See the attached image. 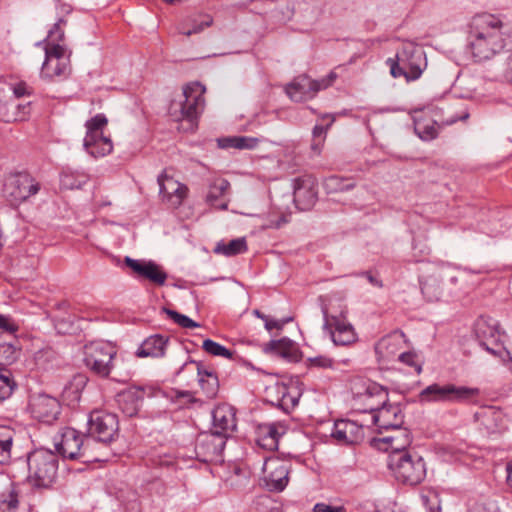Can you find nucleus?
<instances>
[{
	"label": "nucleus",
	"mask_w": 512,
	"mask_h": 512,
	"mask_svg": "<svg viewBox=\"0 0 512 512\" xmlns=\"http://www.w3.org/2000/svg\"><path fill=\"white\" fill-rule=\"evenodd\" d=\"M469 27V48L473 58L479 62L503 51L512 39V25L493 14L475 15Z\"/></svg>",
	"instance_id": "1"
},
{
	"label": "nucleus",
	"mask_w": 512,
	"mask_h": 512,
	"mask_svg": "<svg viewBox=\"0 0 512 512\" xmlns=\"http://www.w3.org/2000/svg\"><path fill=\"white\" fill-rule=\"evenodd\" d=\"M393 78L403 77L407 82L419 79L427 66L421 46L411 41L403 42L395 57L386 60Z\"/></svg>",
	"instance_id": "2"
},
{
	"label": "nucleus",
	"mask_w": 512,
	"mask_h": 512,
	"mask_svg": "<svg viewBox=\"0 0 512 512\" xmlns=\"http://www.w3.org/2000/svg\"><path fill=\"white\" fill-rule=\"evenodd\" d=\"M55 448L58 454L70 460H80L84 463L102 461L96 452L95 439L82 435L70 427L63 428L59 439L55 438Z\"/></svg>",
	"instance_id": "3"
},
{
	"label": "nucleus",
	"mask_w": 512,
	"mask_h": 512,
	"mask_svg": "<svg viewBox=\"0 0 512 512\" xmlns=\"http://www.w3.org/2000/svg\"><path fill=\"white\" fill-rule=\"evenodd\" d=\"M205 87L199 82L186 85L183 88V98L179 102L173 101L170 105V115L175 121H186V130H194L197 121L205 106Z\"/></svg>",
	"instance_id": "4"
},
{
	"label": "nucleus",
	"mask_w": 512,
	"mask_h": 512,
	"mask_svg": "<svg viewBox=\"0 0 512 512\" xmlns=\"http://www.w3.org/2000/svg\"><path fill=\"white\" fill-rule=\"evenodd\" d=\"M28 482L38 488H48L58 471L57 455L45 448L35 449L27 455Z\"/></svg>",
	"instance_id": "5"
},
{
	"label": "nucleus",
	"mask_w": 512,
	"mask_h": 512,
	"mask_svg": "<svg viewBox=\"0 0 512 512\" xmlns=\"http://www.w3.org/2000/svg\"><path fill=\"white\" fill-rule=\"evenodd\" d=\"M388 466L393 471L396 479L404 484L417 485L426 475L425 462L414 451L391 453Z\"/></svg>",
	"instance_id": "6"
},
{
	"label": "nucleus",
	"mask_w": 512,
	"mask_h": 512,
	"mask_svg": "<svg viewBox=\"0 0 512 512\" xmlns=\"http://www.w3.org/2000/svg\"><path fill=\"white\" fill-rule=\"evenodd\" d=\"M85 366L97 376L107 378L113 369V359L117 351L110 343L92 341L83 348Z\"/></svg>",
	"instance_id": "7"
},
{
	"label": "nucleus",
	"mask_w": 512,
	"mask_h": 512,
	"mask_svg": "<svg viewBox=\"0 0 512 512\" xmlns=\"http://www.w3.org/2000/svg\"><path fill=\"white\" fill-rule=\"evenodd\" d=\"M479 394L478 388L458 387L454 384L439 385L433 383L419 393L421 403L459 402Z\"/></svg>",
	"instance_id": "8"
},
{
	"label": "nucleus",
	"mask_w": 512,
	"mask_h": 512,
	"mask_svg": "<svg viewBox=\"0 0 512 512\" xmlns=\"http://www.w3.org/2000/svg\"><path fill=\"white\" fill-rule=\"evenodd\" d=\"M71 51L64 45L45 47V61L42 65L41 76L52 80L55 77H67L71 72Z\"/></svg>",
	"instance_id": "9"
},
{
	"label": "nucleus",
	"mask_w": 512,
	"mask_h": 512,
	"mask_svg": "<svg viewBox=\"0 0 512 512\" xmlns=\"http://www.w3.org/2000/svg\"><path fill=\"white\" fill-rule=\"evenodd\" d=\"M39 191V183L27 173L9 175L4 182L3 194L7 200L17 205Z\"/></svg>",
	"instance_id": "10"
},
{
	"label": "nucleus",
	"mask_w": 512,
	"mask_h": 512,
	"mask_svg": "<svg viewBox=\"0 0 512 512\" xmlns=\"http://www.w3.org/2000/svg\"><path fill=\"white\" fill-rule=\"evenodd\" d=\"M118 431V419L115 414L105 411L91 412L88 420V437L98 443H109Z\"/></svg>",
	"instance_id": "11"
},
{
	"label": "nucleus",
	"mask_w": 512,
	"mask_h": 512,
	"mask_svg": "<svg viewBox=\"0 0 512 512\" xmlns=\"http://www.w3.org/2000/svg\"><path fill=\"white\" fill-rule=\"evenodd\" d=\"M185 372H189L191 378L197 377L201 390L207 398L211 399L217 395L219 381L218 376L213 370L206 368L201 362L189 360L177 370V376L182 378Z\"/></svg>",
	"instance_id": "12"
},
{
	"label": "nucleus",
	"mask_w": 512,
	"mask_h": 512,
	"mask_svg": "<svg viewBox=\"0 0 512 512\" xmlns=\"http://www.w3.org/2000/svg\"><path fill=\"white\" fill-rule=\"evenodd\" d=\"M291 464L279 458H268L263 465L262 480L269 491L281 492L289 482Z\"/></svg>",
	"instance_id": "13"
},
{
	"label": "nucleus",
	"mask_w": 512,
	"mask_h": 512,
	"mask_svg": "<svg viewBox=\"0 0 512 512\" xmlns=\"http://www.w3.org/2000/svg\"><path fill=\"white\" fill-rule=\"evenodd\" d=\"M456 283L457 277L447 270H437L420 282L422 294L430 302L439 301L444 292Z\"/></svg>",
	"instance_id": "14"
},
{
	"label": "nucleus",
	"mask_w": 512,
	"mask_h": 512,
	"mask_svg": "<svg viewBox=\"0 0 512 512\" xmlns=\"http://www.w3.org/2000/svg\"><path fill=\"white\" fill-rule=\"evenodd\" d=\"M324 316V329L328 330L335 345L349 346L357 341L354 327L343 317L331 316L328 318L326 307L322 308Z\"/></svg>",
	"instance_id": "15"
},
{
	"label": "nucleus",
	"mask_w": 512,
	"mask_h": 512,
	"mask_svg": "<svg viewBox=\"0 0 512 512\" xmlns=\"http://www.w3.org/2000/svg\"><path fill=\"white\" fill-rule=\"evenodd\" d=\"M354 401L360 411L377 413L388 401V392L383 386L369 381L363 392L354 394Z\"/></svg>",
	"instance_id": "16"
},
{
	"label": "nucleus",
	"mask_w": 512,
	"mask_h": 512,
	"mask_svg": "<svg viewBox=\"0 0 512 512\" xmlns=\"http://www.w3.org/2000/svg\"><path fill=\"white\" fill-rule=\"evenodd\" d=\"M29 409L35 419L52 424L60 415L61 405L55 397L37 394L30 398Z\"/></svg>",
	"instance_id": "17"
},
{
	"label": "nucleus",
	"mask_w": 512,
	"mask_h": 512,
	"mask_svg": "<svg viewBox=\"0 0 512 512\" xmlns=\"http://www.w3.org/2000/svg\"><path fill=\"white\" fill-rule=\"evenodd\" d=\"M124 263L138 278L146 279L157 286H163L166 283L167 273L152 260H138L127 256Z\"/></svg>",
	"instance_id": "18"
},
{
	"label": "nucleus",
	"mask_w": 512,
	"mask_h": 512,
	"mask_svg": "<svg viewBox=\"0 0 512 512\" xmlns=\"http://www.w3.org/2000/svg\"><path fill=\"white\" fill-rule=\"evenodd\" d=\"M224 438L215 433L200 434L196 440V458L204 463L217 461L224 449Z\"/></svg>",
	"instance_id": "19"
},
{
	"label": "nucleus",
	"mask_w": 512,
	"mask_h": 512,
	"mask_svg": "<svg viewBox=\"0 0 512 512\" xmlns=\"http://www.w3.org/2000/svg\"><path fill=\"white\" fill-rule=\"evenodd\" d=\"M157 181L162 200L173 208L179 207L187 196V186L167 176L165 173L160 174Z\"/></svg>",
	"instance_id": "20"
},
{
	"label": "nucleus",
	"mask_w": 512,
	"mask_h": 512,
	"mask_svg": "<svg viewBox=\"0 0 512 512\" xmlns=\"http://www.w3.org/2000/svg\"><path fill=\"white\" fill-rule=\"evenodd\" d=\"M331 436L338 444L354 445L363 441L364 429L354 421L341 419L334 423Z\"/></svg>",
	"instance_id": "21"
},
{
	"label": "nucleus",
	"mask_w": 512,
	"mask_h": 512,
	"mask_svg": "<svg viewBox=\"0 0 512 512\" xmlns=\"http://www.w3.org/2000/svg\"><path fill=\"white\" fill-rule=\"evenodd\" d=\"M287 430V424L281 421L260 424L257 427L256 442L263 449L277 450L279 439L286 434Z\"/></svg>",
	"instance_id": "22"
},
{
	"label": "nucleus",
	"mask_w": 512,
	"mask_h": 512,
	"mask_svg": "<svg viewBox=\"0 0 512 512\" xmlns=\"http://www.w3.org/2000/svg\"><path fill=\"white\" fill-rule=\"evenodd\" d=\"M294 202L301 210H309L317 200V185L310 176L297 178L294 185Z\"/></svg>",
	"instance_id": "23"
},
{
	"label": "nucleus",
	"mask_w": 512,
	"mask_h": 512,
	"mask_svg": "<svg viewBox=\"0 0 512 512\" xmlns=\"http://www.w3.org/2000/svg\"><path fill=\"white\" fill-rule=\"evenodd\" d=\"M373 422L379 430L400 428L404 423L402 409L397 404H384L377 413L373 415Z\"/></svg>",
	"instance_id": "24"
},
{
	"label": "nucleus",
	"mask_w": 512,
	"mask_h": 512,
	"mask_svg": "<svg viewBox=\"0 0 512 512\" xmlns=\"http://www.w3.org/2000/svg\"><path fill=\"white\" fill-rule=\"evenodd\" d=\"M263 352L279 356L290 362H297L301 359V353L297 344L288 339L271 340L263 345Z\"/></svg>",
	"instance_id": "25"
},
{
	"label": "nucleus",
	"mask_w": 512,
	"mask_h": 512,
	"mask_svg": "<svg viewBox=\"0 0 512 512\" xmlns=\"http://www.w3.org/2000/svg\"><path fill=\"white\" fill-rule=\"evenodd\" d=\"M213 433L224 438L236 427L235 413L228 405H219L212 411Z\"/></svg>",
	"instance_id": "26"
},
{
	"label": "nucleus",
	"mask_w": 512,
	"mask_h": 512,
	"mask_svg": "<svg viewBox=\"0 0 512 512\" xmlns=\"http://www.w3.org/2000/svg\"><path fill=\"white\" fill-rule=\"evenodd\" d=\"M475 335L480 345H486L492 342L495 346H499L501 342V332L497 321L488 317H480L475 323Z\"/></svg>",
	"instance_id": "27"
},
{
	"label": "nucleus",
	"mask_w": 512,
	"mask_h": 512,
	"mask_svg": "<svg viewBox=\"0 0 512 512\" xmlns=\"http://www.w3.org/2000/svg\"><path fill=\"white\" fill-rule=\"evenodd\" d=\"M169 342V337L155 334L146 338L136 351L139 358L153 357L160 358L165 355V349Z\"/></svg>",
	"instance_id": "28"
},
{
	"label": "nucleus",
	"mask_w": 512,
	"mask_h": 512,
	"mask_svg": "<svg viewBox=\"0 0 512 512\" xmlns=\"http://www.w3.org/2000/svg\"><path fill=\"white\" fill-rule=\"evenodd\" d=\"M213 24V17L209 14L198 13L185 17L178 25L179 33L189 37L202 32Z\"/></svg>",
	"instance_id": "29"
},
{
	"label": "nucleus",
	"mask_w": 512,
	"mask_h": 512,
	"mask_svg": "<svg viewBox=\"0 0 512 512\" xmlns=\"http://www.w3.org/2000/svg\"><path fill=\"white\" fill-rule=\"evenodd\" d=\"M145 395V389L142 387H133L123 392L119 396V403L123 412L132 417L138 413Z\"/></svg>",
	"instance_id": "30"
},
{
	"label": "nucleus",
	"mask_w": 512,
	"mask_h": 512,
	"mask_svg": "<svg viewBox=\"0 0 512 512\" xmlns=\"http://www.w3.org/2000/svg\"><path fill=\"white\" fill-rule=\"evenodd\" d=\"M311 78L307 75H300L289 83L285 90L291 100L302 102L308 98H312Z\"/></svg>",
	"instance_id": "31"
},
{
	"label": "nucleus",
	"mask_w": 512,
	"mask_h": 512,
	"mask_svg": "<svg viewBox=\"0 0 512 512\" xmlns=\"http://www.w3.org/2000/svg\"><path fill=\"white\" fill-rule=\"evenodd\" d=\"M230 188V183L224 178H216L209 184V189L206 194L205 201L207 204L219 209V210H227L228 209V201H224L218 204V200H220L225 193Z\"/></svg>",
	"instance_id": "32"
},
{
	"label": "nucleus",
	"mask_w": 512,
	"mask_h": 512,
	"mask_svg": "<svg viewBox=\"0 0 512 512\" xmlns=\"http://www.w3.org/2000/svg\"><path fill=\"white\" fill-rule=\"evenodd\" d=\"M87 384V377L82 374L75 375L63 388L62 396L69 405L79 402L81 393Z\"/></svg>",
	"instance_id": "33"
},
{
	"label": "nucleus",
	"mask_w": 512,
	"mask_h": 512,
	"mask_svg": "<svg viewBox=\"0 0 512 512\" xmlns=\"http://www.w3.org/2000/svg\"><path fill=\"white\" fill-rule=\"evenodd\" d=\"M274 391H276L281 396L280 399L276 400L280 402V409L284 412L289 413L298 404L300 394L296 391L295 388L290 387L284 383H276Z\"/></svg>",
	"instance_id": "34"
},
{
	"label": "nucleus",
	"mask_w": 512,
	"mask_h": 512,
	"mask_svg": "<svg viewBox=\"0 0 512 512\" xmlns=\"http://www.w3.org/2000/svg\"><path fill=\"white\" fill-rule=\"evenodd\" d=\"M475 416L481 421V424L485 426V428L491 432L499 431L503 426V414L500 410L495 409L493 407H488L482 410L479 413H476Z\"/></svg>",
	"instance_id": "35"
},
{
	"label": "nucleus",
	"mask_w": 512,
	"mask_h": 512,
	"mask_svg": "<svg viewBox=\"0 0 512 512\" xmlns=\"http://www.w3.org/2000/svg\"><path fill=\"white\" fill-rule=\"evenodd\" d=\"M247 249L246 239L242 237L233 239L228 243H225L224 241L218 242L213 249V252L226 257H232L246 252Z\"/></svg>",
	"instance_id": "36"
},
{
	"label": "nucleus",
	"mask_w": 512,
	"mask_h": 512,
	"mask_svg": "<svg viewBox=\"0 0 512 512\" xmlns=\"http://www.w3.org/2000/svg\"><path fill=\"white\" fill-rule=\"evenodd\" d=\"M394 430V435L385 437L383 441L390 444L391 453L408 451L406 448L411 444L412 440L410 431L407 428H402V426Z\"/></svg>",
	"instance_id": "37"
},
{
	"label": "nucleus",
	"mask_w": 512,
	"mask_h": 512,
	"mask_svg": "<svg viewBox=\"0 0 512 512\" xmlns=\"http://www.w3.org/2000/svg\"><path fill=\"white\" fill-rule=\"evenodd\" d=\"M356 183L351 178L332 175L324 179L323 187L328 194L341 193L352 190Z\"/></svg>",
	"instance_id": "38"
},
{
	"label": "nucleus",
	"mask_w": 512,
	"mask_h": 512,
	"mask_svg": "<svg viewBox=\"0 0 512 512\" xmlns=\"http://www.w3.org/2000/svg\"><path fill=\"white\" fill-rule=\"evenodd\" d=\"M83 145L87 152L94 157L108 155L113 150L111 139L103 135L94 136L93 141L89 144H86V139H84Z\"/></svg>",
	"instance_id": "39"
},
{
	"label": "nucleus",
	"mask_w": 512,
	"mask_h": 512,
	"mask_svg": "<svg viewBox=\"0 0 512 512\" xmlns=\"http://www.w3.org/2000/svg\"><path fill=\"white\" fill-rule=\"evenodd\" d=\"M18 505V493L13 483L10 482L0 494V512H15Z\"/></svg>",
	"instance_id": "40"
},
{
	"label": "nucleus",
	"mask_w": 512,
	"mask_h": 512,
	"mask_svg": "<svg viewBox=\"0 0 512 512\" xmlns=\"http://www.w3.org/2000/svg\"><path fill=\"white\" fill-rule=\"evenodd\" d=\"M257 144L256 138L246 136L225 137L218 140V145L221 148L252 149Z\"/></svg>",
	"instance_id": "41"
},
{
	"label": "nucleus",
	"mask_w": 512,
	"mask_h": 512,
	"mask_svg": "<svg viewBox=\"0 0 512 512\" xmlns=\"http://www.w3.org/2000/svg\"><path fill=\"white\" fill-rule=\"evenodd\" d=\"M88 182V176L78 172H63L60 176V184L64 189H81Z\"/></svg>",
	"instance_id": "42"
},
{
	"label": "nucleus",
	"mask_w": 512,
	"mask_h": 512,
	"mask_svg": "<svg viewBox=\"0 0 512 512\" xmlns=\"http://www.w3.org/2000/svg\"><path fill=\"white\" fill-rule=\"evenodd\" d=\"M414 131L422 140H432L437 136L436 122L430 119H416Z\"/></svg>",
	"instance_id": "43"
},
{
	"label": "nucleus",
	"mask_w": 512,
	"mask_h": 512,
	"mask_svg": "<svg viewBox=\"0 0 512 512\" xmlns=\"http://www.w3.org/2000/svg\"><path fill=\"white\" fill-rule=\"evenodd\" d=\"M108 123V120L104 114H97L91 119H89L85 126L87 129V133L84 139H86V144H89L93 141L94 136L102 135L101 130Z\"/></svg>",
	"instance_id": "44"
},
{
	"label": "nucleus",
	"mask_w": 512,
	"mask_h": 512,
	"mask_svg": "<svg viewBox=\"0 0 512 512\" xmlns=\"http://www.w3.org/2000/svg\"><path fill=\"white\" fill-rule=\"evenodd\" d=\"M404 337L403 332H394L391 335L383 337L375 345V352L379 358H386L389 356V348L394 347Z\"/></svg>",
	"instance_id": "45"
},
{
	"label": "nucleus",
	"mask_w": 512,
	"mask_h": 512,
	"mask_svg": "<svg viewBox=\"0 0 512 512\" xmlns=\"http://www.w3.org/2000/svg\"><path fill=\"white\" fill-rule=\"evenodd\" d=\"M15 388L16 382L12 373L6 368H0V403L8 399Z\"/></svg>",
	"instance_id": "46"
},
{
	"label": "nucleus",
	"mask_w": 512,
	"mask_h": 512,
	"mask_svg": "<svg viewBox=\"0 0 512 512\" xmlns=\"http://www.w3.org/2000/svg\"><path fill=\"white\" fill-rule=\"evenodd\" d=\"M67 21L64 18L58 19V21L52 26L48 32L47 43L45 47H52L53 45H61L65 38L63 27L66 26Z\"/></svg>",
	"instance_id": "47"
},
{
	"label": "nucleus",
	"mask_w": 512,
	"mask_h": 512,
	"mask_svg": "<svg viewBox=\"0 0 512 512\" xmlns=\"http://www.w3.org/2000/svg\"><path fill=\"white\" fill-rule=\"evenodd\" d=\"M162 312L165 313L170 319L182 328H197L200 324L189 318L188 316L181 314L175 310L167 307L162 308Z\"/></svg>",
	"instance_id": "48"
},
{
	"label": "nucleus",
	"mask_w": 512,
	"mask_h": 512,
	"mask_svg": "<svg viewBox=\"0 0 512 512\" xmlns=\"http://www.w3.org/2000/svg\"><path fill=\"white\" fill-rule=\"evenodd\" d=\"M202 348L205 352L213 356H221L227 359H231L233 356L232 351L211 339L204 340Z\"/></svg>",
	"instance_id": "49"
},
{
	"label": "nucleus",
	"mask_w": 512,
	"mask_h": 512,
	"mask_svg": "<svg viewBox=\"0 0 512 512\" xmlns=\"http://www.w3.org/2000/svg\"><path fill=\"white\" fill-rule=\"evenodd\" d=\"M489 80L498 81L503 80L512 84V53L507 58L506 64L500 71H497L489 76Z\"/></svg>",
	"instance_id": "50"
},
{
	"label": "nucleus",
	"mask_w": 512,
	"mask_h": 512,
	"mask_svg": "<svg viewBox=\"0 0 512 512\" xmlns=\"http://www.w3.org/2000/svg\"><path fill=\"white\" fill-rule=\"evenodd\" d=\"M398 360L407 366L413 367L417 374L422 371V366L417 362V355L414 352H403L398 356Z\"/></svg>",
	"instance_id": "51"
},
{
	"label": "nucleus",
	"mask_w": 512,
	"mask_h": 512,
	"mask_svg": "<svg viewBox=\"0 0 512 512\" xmlns=\"http://www.w3.org/2000/svg\"><path fill=\"white\" fill-rule=\"evenodd\" d=\"M275 506L266 496L257 498L251 509V512H270Z\"/></svg>",
	"instance_id": "52"
},
{
	"label": "nucleus",
	"mask_w": 512,
	"mask_h": 512,
	"mask_svg": "<svg viewBox=\"0 0 512 512\" xmlns=\"http://www.w3.org/2000/svg\"><path fill=\"white\" fill-rule=\"evenodd\" d=\"M0 328L3 330V334L14 340V334L18 330V327L9 317L0 314Z\"/></svg>",
	"instance_id": "53"
},
{
	"label": "nucleus",
	"mask_w": 512,
	"mask_h": 512,
	"mask_svg": "<svg viewBox=\"0 0 512 512\" xmlns=\"http://www.w3.org/2000/svg\"><path fill=\"white\" fill-rule=\"evenodd\" d=\"M258 318L262 319L265 323V328L268 330V331H271L273 329H281L283 327V325L288 322L289 320H286V321H283V322H279V321H276V320H272L270 319L267 315L261 313L259 310H254L253 312Z\"/></svg>",
	"instance_id": "54"
},
{
	"label": "nucleus",
	"mask_w": 512,
	"mask_h": 512,
	"mask_svg": "<svg viewBox=\"0 0 512 512\" xmlns=\"http://www.w3.org/2000/svg\"><path fill=\"white\" fill-rule=\"evenodd\" d=\"M311 366L319 368H330L334 369L336 363L333 359L326 356H317L309 359Z\"/></svg>",
	"instance_id": "55"
},
{
	"label": "nucleus",
	"mask_w": 512,
	"mask_h": 512,
	"mask_svg": "<svg viewBox=\"0 0 512 512\" xmlns=\"http://www.w3.org/2000/svg\"><path fill=\"white\" fill-rule=\"evenodd\" d=\"M12 442L0 440V464H6L11 458Z\"/></svg>",
	"instance_id": "56"
},
{
	"label": "nucleus",
	"mask_w": 512,
	"mask_h": 512,
	"mask_svg": "<svg viewBox=\"0 0 512 512\" xmlns=\"http://www.w3.org/2000/svg\"><path fill=\"white\" fill-rule=\"evenodd\" d=\"M12 91L16 98L23 96H29L32 94V88L29 87L25 82H18L12 85Z\"/></svg>",
	"instance_id": "57"
},
{
	"label": "nucleus",
	"mask_w": 512,
	"mask_h": 512,
	"mask_svg": "<svg viewBox=\"0 0 512 512\" xmlns=\"http://www.w3.org/2000/svg\"><path fill=\"white\" fill-rule=\"evenodd\" d=\"M313 512H346L344 506H332L326 503H316L313 507Z\"/></svg>",
	"instance_id": "58"
},
{
	"label": "nucleus",
	"mask_w": 512,
	"mask_h": 512,
	"mask_svg": "<svg viewBox=\"0 0 512 512\" xmlns=\"http://www.w3.org/2000/svg\"><path fill=\"white\" fill-rule=\"evenodd\" d=\"M29 105L30 103H28L27 105H24L22 107L23 111L20 112L19 115L17 114H9V113H4L1 115V118L5 121V122H11V121H17V120H24L26 115L29 114Z\"/></svg>",
	"instance_id": "59"
},
{
	"label": "nucleus",
	"mask_w": 512,
	"mask_h": 512,
	"mask_svg": "<svg viewBox=\"0 0 512 512\" xmlns=\"http://www.w3.org/2000/svg\"><path fill=\"white\" fill-rule=\"evenodd\" d=\"M311 83L312 96H314L318 91L330 87L329 80H326L325 77L319 80L311 79Z\"/></svg>",
	"instance_id": "60"
},
{
	"label": "nucleus",
	"mask_w": 512,
	"mask_h": 512,
	"mask_svg": "<svg viewBox=\"0 0 512 512\" xmlns=\"http://www.w3.org/2000/svg\"><path fill=\"white\" fill-rule=\"evenodd\" d=\"M311 83L312 96H314L318 91L330 87L329 80H326L325 77L319 80L311 79Z\"/></svg>",
	"instance_id": "61"
},
{
	"label": "nucleus",
	"mask_w": 512,
	"mask_h": 512,
	"mask_svg": "<svg viewBox=\"0 0 512 512\" xmlns=\"http://www.w3.org/2000/svg\"><path fill=\"white\" fill-rule=\"evenodd\" d=\"M275 387H276V383H275V384H273V385H271V386H269V387L267 388L266 392H267V396H268V401H269L272 405H274V406H276V407H278V408L280 409V402H279V401H277L276 399H280V398H281V396H280V394H278L276 391H274V388H275Z\"/></svg>",
	"instance_id": "62"
},
{
	"label": "nucleus",
	"mask_w": 512,
	"mask_h": 512,
	"mask_svg": "<svg viewBox=\"0 0 512 512\" xmlns=\"http://www.w3.org/2000/svg\"><path fill=\"white\" fill-rule=\"evenodd\" d=\"M333 121H334V118H331L330 123L326 127H324L322 125H315L313 128V131H312L313 138H315V139L323 138V140H325L326 131H327L328 127L333 123Z\"/></svg>",
	"instance_id": "63"
},
{
	"label": "nucleus",
	"mask_w": 512,
	"mask_h": 512,
	"mask_svg": "<svg viewBox=\"0 0 512 512\" xmlns=\"http://www.w3.org/2000/svg\"><path fill=\"white\" fill-rule=\"evenodd\" d=\"M13 430L7 426H0V440L13 442Z\"/></svg>",
	"instance_id": "64"
}]
</instances>
